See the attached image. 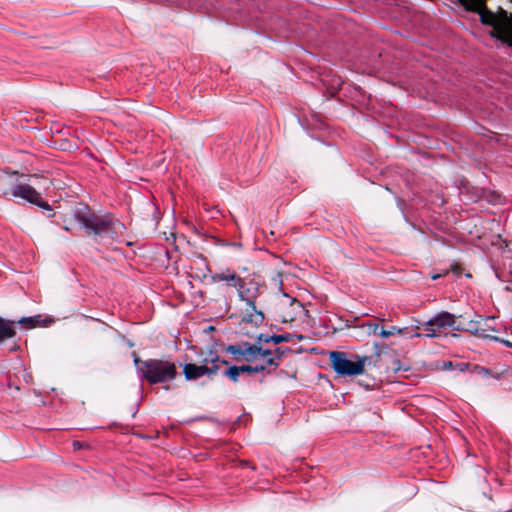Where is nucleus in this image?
Listing matches in <instances>:
<instances>
[{"instance_id":"5","label":"nucleus","mask_w":512,"mask_h":512,"mask_svg":"<svg viewBox=\"0 0 512 512\" xmlns=\"http://www.w3.org/2000/svg\"><path fill=\"white\" fill-rule=\"evenodd\" d=\"M456 317L452 313L447 311H441L434 315L431 319H429L425 323V330L427 331L424 334L425 337L436 338L440 336L441 330L446 328H452L453 330H460L461 325H456ZM421 333H414L411 337H422Z\"/></svg>"},{"instance_id":"1","label":"nucleus","mask_w":512,"mask_h":512,"mask_svg":"<svg viewBox=\"0 0 512 512\" xmlns=\"http://www.w3.org/2000/svg\"><path fill=\"white\" fill-rule=\"evenodd\" d=\"M77 223L86 231L87 236L98 239L119 240L126 229L125 225L112 214H96L87 205H81L74 211Z\"/></svg>"},{"instance_id":"28","label":"nucleus","mask_w":512,"mask_h":512,"mask_svg":"<svg viewBox=\"0 0 512 512\" xmlns=\"http://www.w3.org/2000/svg\"><path fill=\"white\" fill-rule=\"evenodd\" d=\"M481 373L488 375L490 371L487 368H481Z\"/></svg>"},{"instance_id":"2","label":"nucleus","mask_w":512,"mask_h":512,"mask_svg":"<svg viewBox=\"0 0 512 512\" xmlns=\"http://www.w3.org/2000/svg\"><path fill=\"white\" fill-rule=\"evenodd\" d=\"M467 10L477 12L482 24L490 26V36L512 47V14L501 10L494 13L485 6V0H458Z\"/></svg>"},{"instance_id":"17","label":"nucleus","mask_w":512,"mask_h":512,"mask_svg":"<svg viewBox=\"0 0 512 512\" xmlns=\"http://www.w3.org/2000/svg\"><path fill=\"white\" fill-rule=\"evenodd\" d=\"M479 319H480V321L483 322V323H480L481 332H482V334H480V338L491 340V337H493V336L487 334V331H497V329L493 325L495 318L479 316Z\"/></svg>"},{"instance_id":"22","label":"nucleus","mask_w":512,"mask_h":512,"mask_svg":"<svg viewBox=\"0 0 512 512\" xmlns=\"http://www.w3.org/2000/svg\"><path fill=\"white\" fill-rule=\"evenodd\" d=\"M263 365H266V367L267 366L278 367L279 366V362L277 361L275 356L272 355L270 357L265 358V363Z\"/></svg>"},{"instance_id":"4","label":"nucleus","mask_w":512,"mask_h":512,"mask_svg":"<svg viewBox=\"0 0 512 512\" xmlns=\"http://www.w3.org/2000/svg\"><path fill=\"white\" fill-rule=\"evenodd\" d=\"M366 357L351 354L350 358L345 352H330V362L334 371L340 376H356L364 371Z\"/></svg>"},{"instance_id":"21","label":"nucleus","mask_w":512,"mask_h":512,"mask_svg":"<svg viewBox=\"0 0 512 512\" xmlns=\"http://www.w3.org/2000/svg\"><path fill=\"white\" fill-rule=\"evenodd\" d=\"M240 368L236 365H231L228 369L223 372V375L229 378L232 382H238L240 376Z\"/></svg>"},{"instance_id":"19","label":"nucleus","mask_w":512,"mask_h":512,"mask_svg":"<svg viewBox=\"0 0 512 512\" xmlns=\"http://www.w3.org/2000/svg\"><path fill=\"white\" fill-rule=\"evenodd\" d=\"M262 342L257 341L252 344V350H253V361L257 359V356H261L263 358H267L273 355V351L270 349H265L261 345Z\"/></svg>"},{"instance_id":"13","label":"nucleus","mask_w":512,"mask_h":512,"mask_svg":"<svg viewBox=\"0 0 512 512\" xmlns=\"http://www.w3.org/2000/svg\"><path fill=\"white\" fill-rule=\"evenodd\" d=\"M367 326L369 333H378L381 337L384 338L390 337L395 333L403 334L404 331L407 330V328H398L396 326H391L389 329L381 328L380 331H378L379 325L376 323H368Z\"/></svg>"},{"instance_id":"23","label":"nucleus","mask_w":512,"mask_h":512,"mask_svg":"<svg viewBox=\"0 0 512 512\" xmlns=\"http://www.w3.org/2000/svg\"><path fill=\"white\" fill-rule=\"evenodd\" d=\"M491 340L496 341V342H500V343H502L504 346L509 347V348H512V342H510V341H508V340L501 339V338H499V337H491Z\"/></svg>"},{"instance_id":"18","label":"nucleus","mask_w":512,"mask_h":512,"mask_svg":"<svg viewBox=\"0 0 512 512\" xmlns=\"http://www.w3.org/2000/svg\"><path fill=\"white\" fill-rule=\"evenodd\" d=\"M480 323H483V322L480 321L479 316H477L476 319L470 320L466 324V326H461L462 329H460L459 331H466V332H469L477 337H480V334H482Z\"/></svg>"},{"instance_id":"6","label":"nucleus","mask_w":512,"mask_h":512,"mask_svg":"<svg viewBox=\"0 0 512 512\" xmlns=\"http://www.w3.org/2000/svg\"><path fill=\"white\" fill-rule=\"evenodd\" d=\"M12 197L21 198L43 210L52 211L51 206L42 199L41 194L28 184H16L12 190Z\"/></svg>"},{"instance_id":"11","label":"nucleus","mask_w":512,"mask_h":512,"mask_svg":"<svg viewBox=\"0 0 512 512\" xmlns=\"http://www.w3.org/2000/svg\"><path fill=\"white\" fill-rule=\"evenodd\" d=\"M264 313L256 308V304L247 305L243 322L250 323L255 327H259L264 321Z\"/></svg>"},{"instance_id":"9","label":"nucleus","mask_w":512,"mask_h":512,"mask_svg":"<svg viewBox=\"0 0 512 512\" xmlns=\"http://www.w3.org/2000/svg\"><path fill=\"white\" fill-rule=\"evenodd\" d=\"M17 172L0 171V197L12 196V190L16 186Z\"/></svg>"},{"instance_id":"14","label":"nucleus","mask_w":512,"mask_h":512,"mask_svg":"<svg viewBox=\"0 0 512 512\" xmlns=\"http://www.w3.org/2000/svg\"><path fill=\"white\" fill-rule=\"evenodd\" d=\"M15 323V321L5 320L0 317V343L16 335V331L13 327Z\"/></svg>"},{"instance_id":"26","label":"nucleus","mask_w":512,"mask_h":512,"mask_svg":"<svg viewBox=\"0 0 512 512\" xmlns=\"http://www.w3.org/2000/svg\"><path fill=\"white\" fill-rule=\"evenodd\" d=\"M253 369H254V373H259V372H262L266 369V365H255L253 366Z\"/></svg>"},{"instance_id":"12","label":"nucleus","mask_w":512,"mask_h":512,"mask_svg":"<svg viewBox=\"0 0 512 512\" xmlns=\"http://www.w3.org/2000/svg\"><path fill=\"white\" fill-rule=\"evenodd\" d=\"M183 373L187 380H196L207 373V365H196L187 363L183 367Z\"/></svg>"},{"instance_id":"29","label":"nucleus","mask_w":512,"mask_h":512,"mask_svg":"<svg viewBox=\"0 0 512 512\" xmlns=\"http://www.w3.org/2000/svg\"><path fill=\"white\" fill-rule=\"evenodd\" d=\"M73 446H74L75 448H79V447H80V443H79V442H77V441H75V442L73 443Z\"/></svg>"},{"instance_id":"16","label":"nucleus","mask_w":512,"mask_h":512,"mask_svg":"<svg viewBox=\"0 0 512 512\" xmlns=\"http://www.w3.org/2000/svg\"><path fill=\"white\" fill-rule=\"evenodd\" d=\"M293 338H294V335L290 334V333L275 334V335H272V336H269V335H266V334H259L258 335L259 342H264V343L273 342L274 344H280V343H283V342H290V341L293 340Z\"/></svg>"},{"instance_id":"10","label":"nucleus","mask_w":512,"mask_h":512,"mask_svg":"<svg viewBox=\"0 0 512 512\" xmlns=\"http://www.w3.org/2000/svg\"><path fill=\"white\" fill-rule=\"evenodd\" d=\"M211 281L213 283L226 282L228 286L236 288L235 284L243 283V278L236 275L235 272H232L229 269H227L224 272L215 273L211 275Z\"/></svg>"},{"instance_id":"24","label":"nucleus","mask_w":512,"mask_h":512,"mask_svg":"<svg viewBox=\"0 0 512 512\" xmlns=\"http://www.w3.org/2000/svg\"><path fill=\"white\" fill-rule=\"evenodd\" d=\"M239 368L241 373H254L252 365H241Z\"/></svg>"},{"instance_id":"7","label":"nucleus","mask_w":512,"mask_h":512,"mask_svg":"<svg viewBox=\"0 0 512 512\" xmlns=\"http://www.w3.org/2000/svg\"><path fill=\"white\" fill-rule=\"evenodd\" d=\"M237 289L238 297L241 301H244L246 305L256 304L255 301L259 296V284L254 280L246 282L243 279V283L235 284Z\"/></svg>"},{"instance_id":"15","label":"nucleus","mask_w":512,"mask_h":512,"mask_svg":"<svg viewBox=\"0 0 512 512\" xmlns=\"http://www.w3.org/2000/svg\"><path fill=\"white\" fill-rule=\"evenodd\" d=\"M204 362L205 363L210 362L212 364V366H210V367L207 366L206 375H208V376L216 375L218 373L220 367L217 363H221V364L227 365V366L229 365L228 361H226L224 359H220L219 356L217 354H214L212 351H210L209 357L204 359Z\"/></svg>"},{"instance_id":"3","label":"nucleus","mask_w":512,"mask_h":512,"mask_svg":"<svg viewBox=\"0 0 512 512\" xmlns=\"http://www.w3.org/2000/svg\"><path fill=\"white\" fill-rule=\"evenodd\" d=\"M134 364L139 378L147 380L150 384L165 383L175 379L177 375L176 365L170 361L160 359L142 361L135 356Z\"/></svg>"},{"instance_id":"20","label":"nucleus","mask_w":512,"mask_h":512,"mask_svg":"<svg viewBox=\"0 0 512 512\" xmlns=\"http://www.w3.org/2000/svg\"><path fill=\"white\" fill-rule=\"evenodd\" d=\"M17 323L25 329H32L40 324V316L23 317Z\"/></svg>"},{"instance_id":"27","label":"nucleus","mask_w":512,"mask_h":512,"mask_svg":"<svg viewBox=\"0 0 512 512\" xmlns=\"http://www.w3.org/2000/svg\"><path fill=\"white\" fill-rule=\"evenodd\" d=\"M440 277H441V274H434V275H432V276H431V279H432V280H437V279H439Z\"/></svg>"},{"instance_id":"25","label":"nucleus","mask_w":512,"mask_h":512,"mask_svg":"<svg viewBox=\"0 0 512 512\" xmlns=\"http://www.w3.org/2000/svg\"><path fill=\"white\" fill-rule=\"evenodd\" d=\"M284 355V350H282V348H276L275 351H273V356H275V358L277 359V361L279 362V360L283 357Z\"/></svg>"},{"instance_id":"8","label":"nucleus","mask_w":512,"mask_h":512,"mask_svg":"<svg viewBox=\"0 0 512 512\" xmlns=\"http://www.w3.org/2000/svg\"><path fill=\"white\" fill-rule=\"evenodd\" d=\"M225 351L233 355L235 359L242 357L246 362H253L252 344L248 342L230 344L225 347Z\"/></svg>"}]
</instances>
